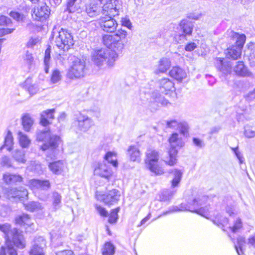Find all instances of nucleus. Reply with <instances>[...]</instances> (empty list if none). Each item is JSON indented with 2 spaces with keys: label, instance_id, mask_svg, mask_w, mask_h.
<instances>
[{
  "label": "nucleus",
  "instance_id": "25",
  "mask_svg": "<svg viewBox=\"0 0 255 255\" xmlns=\"http://www.w3.org/2000/svg\"><path fill=\"white\" fill-rule=\"evenodd\" d=\"M127 154L129 159L131 161H139L140 160L141 153L136 146H129L128 148Z\"/></svg>",
  "mask_w": 255,
  "mask_h": 255
},
{
  "label": "nucleus",
  "instance_id": "11",
  "mask_svg": "<svg viewBox=\"0 0 255 255\" xmlns=\"http://www.w3.org/2000/svg\"><path fill=\"white\" fill-rule=\"evenodd\" d=\"M71 60L72 64L67 73L68 77L71 79L82 78L84 73L85 61L74 56L71 57Z\"/></svg>",
  "mask_w": 255,
  "mask_h": 255
},
{
  "label": "nucleus",
  "instance_id": "51",
  "mask_svg": "<svg viewBox=\"0 0 255 255\" xmlns=\"http://www.w3.org/2000/svg\"><path fill=\"white\" fill-rule=\"evenodd\" d=\"M103 44L108 48L107 50H111L112 47V35L105 34L103 36Z\"/></svg>",
  "mask_w": 255,
  "mask_h": 255
},
{
  "label": "nucleus",
  "instance_id": "23",
  "mask_svg": "<svg viewBox=\"0 0 255 255\" xmlns=\"http://www.w3.org/2000/svg\"><path fill=\"white\" fill-rule=\"evenodd\" d=\"M237 65L234 68L236 74L242 77H252V73L248 69L242 61L237 62Z\"/></svg>",
  "mask_w": 255,
  "mask_h": 255
},
{
  "label": "nucleus",
  "instance_id": "62",
  "mask_svg": "<svg viewBox=\"0 0 255 255\" xmlns=\"http://www.w3.org/2000/svg\"><path fill=\"white\" fill-rule=\"evenodd\" d=\"M24 60L28 65H31L33 61V57L31 53L26 51L24 57Z\"/></svg>",
  "mask_w": 255,
  "mask_h": 255
},
{
  "label": "nucleus",
  "instance_id": "38",
  "mask_svg": "<svg viewBox=\"0 0 255 255\" xmlns=\"http://www.w3.org/2000/svg\"><path fill=\"white\" fill-rule=\"evenodd\" d=\"M212 222L219 227H221L223 230L225 231L224 228L228 224V220L226 217H223L221 215L218 214L211 219Z\"/></svg>",
  "mask_w": 255,
  "mask_h": 255
},
{
  "label": "nucleus",
  "instance_id": "53",
  "mask_svg": "<svg viewBox=\"0 0 255 255\" xmlns=\"http://www.w3.org/2000/svg\"><path fill=\"white\" fill-rule=\"evenodd\" d=\"M11 209L8 205H3L1 206L0 209V215L1 217H6L11 212Z\"/></svg>",
  "mask_w": 255,
  "mask_h": 255
},
{
  "label": "nucleus",
  "instance_id": "40",
  "mask_svg": "<svg viewBox=\"0 0 255 255\" xmlns=\"http://www.w3.org/2000/svg\"><path fill=\"white\" fill-rule=\"evenodd\" d=\"M96 197L98 200L103 201L106 204L110 205L112 202V194L110 192L108 193L104 194L102 192L97 191L96 193Z\"/></svg>",
  "mask_w": 255,
  "mask_h": 255
},
{
  "label": "nucleus",
  "instance_id": "18",
  "mask_svg": "<svg viewBox=\"0 0 255 255\" xmlns=\"http://www.w3.org/2000/svg\"><path fill=\"white\" fill-rule=\"evenodd\" d=\"M215 64L222 76H225L231 74L232 68L231 64L230 62L223 58H217L215 59Z\"/></svg>",
  "mask_w": 255,
  "mask_h": 255
},
{
  "label": "nucleus",
  "instance_id": "61",
  "mask_svg": "<svg viewBox=\"0 0 255 255\" xmlns=\"http://www.w3.org/2000/svg\"><path fill=\"white\" fill-rule=\"evenodd\" d=\"M226 212L230 216L237 214V211L233 205H228L226 207Z\"/></svg>",
  "mask_w": 255,
  "mask_h": 255
},
{
  "label": "nucleus",
  "instance_id": "36",
  "mask_svg": "<svg viewBox=\"0 0 255 255\" xmlns=\"http://www.w3.org/2000/svg\"><path fill=\"white\" fill-rule=\"evenodd\" d=\"M17 138L20 146L23 148L29 147L31 143V140L25 133L21 131L17 133Z\"/></svg>",
  "mask_w": 255,
  "mask_h": 255
},
{
  "label": "nucleus",
  "instance_id": "50",
  "mask_svg": "<svg viewBox=\"0 0 255 255\" xmlns=\"http://www.w3.org/2000/svg\"><path fill=\"white\" fill-rule=\"evenodd\" d=\"M231 149L234 152L237 158L238 159L240 164H243L245 162V159L242 152L239 150V147H232Z\"/></svg>",
  "mask_w": 255,
  "mask_h": 255
},
{
  "label": "nucleus",
  "instance_id": "31",
  "mask_svg": "<svg viewBox=\"0 0 255 255\" xmlns=\"http://www.w3.org/2000/svg\"><path fill=\"white\" fill-rule=\"evenodd\" d=\"M13 137L11 132L8 130L5 137L4 144L0 147V152L4 147H6L8 151H10L13 146Z\"/></svg>",
  "mask_w": 255,
  "mask_h": 255
},
{
  "label": "nucleus",
  "instance_id": "2",
  "mask_svg": "<svg viewBox=\"0 0 255 255\" xmlns=\"http://www.w3.org/2000/svg\"><path fill=\"white\" fill-rule=\"evenodd\" d=\"M207 199V197L206 196L196 197L187 205L181 204L180 207L177 206L170 207L167 211L163 212L158 217L174 212L189 211L195 212L206 218L209 219V206L208 205H206Z\"/></svg>",
  "mask_w": 255,
  "mask_h": 255
},
{
  "label": "nucleus",
  "instance_id": "30",
  "mask_svg": "<svg viewBox=\"0 0 255 255\" xmlns=\"http://www.w3.org/2000/svg\"><path fill=\"white\" fill-rule=\"evenodd\" d=\"M225 53L227 58L236 60L241 57L242 49L238 46L233 45L231 48H228Z\"/></svg>",
  "mask_w": 255,
  "mask_h": 255
},
{
  "label": "nucleus",
  "instance_id": "9",
  "mask_svg": "<svg viewBox=\"0 0 255 255\" xmlns=\"http://www.w3.org/2000/svg\"><path fill=\"white\" fill-rule=\"evenodd\" d=\"M123 13L122 3L120 0H114L113 2V27L115 25V22L117 25L119 24L128 27L131 29L132 27L131 23L129 19L127 18H116L117 16H119Z\"/></svg>",
  "mask_w": 255,
  "mask_h": 255
},
{
  "label": "nucleus",
  "instance_id": "32",
  "mask_svg": "<svg viewBox=\"0 0 255 255\" xmlns=\"http://www.w3.org/2000/svg\"><path fill=\"white\" fill-rule=\"evenodd\" d=\"M161 86L160 87V90L162 93H165V94L167 95L168 92L172 93L175 92L174 83L172 81H161Z\"/></svg>",
  "mask_w": 255,
  "mask_h": 255
},
{
  "label": "nucleus",
  "instance_id": "54",
  "mask_svg": "<svg viewBox=\"0 0 255 255\" xmlns=\"http://www.w3.org/2000/svg\"><path fill=\"white\" fill-rule=\"evenodd\" d=\"M103 255H112V243L107 242L102 250Z\"/></svg>",
  "mask_w": 255,
  "mask_h": 255
},
{
  "label": "nucleus",
  "instance_id": "5",
  "mask_svg": "<svg viewBox=\"0 0 255 255\" xmlns=\"http://www.w3.org/2000/svg\"><path fill=\"white\" fill-rule=\"evenodd\" d=\"M169 142L170 145L167 156L163 159L165 164L173 166L177 162V154L178 148L182 147L184 143L181 138L178 137V134L177 133H173L169 138Z\"/></svg>",
  "mask_w": 255,
  "mask_h": 255
},
{
  "label": "nucleus",
  "instance_id": "49",
  "mask_svg": "<svg viewBox=\"0 0 255 255\" xmlns=\"http://www.w3.org/2000/svg\"><path fill=\"white\" fill-rule=\"evenodd\" d=\"M40 43V39L39 37H31L27 43L26 46L28 48H33Z\"/></svg>",
  "mask_w": 255,
  "mask_h": 255
},
{
  "label": "nucleus",
  "instance_id": "52",
  "mask_svg": "<svg viewBox=\"0 0 255 255\" xmlns=\"http://www.w3.org/2000/svg\"><path fill=\"white\" fill-rule=\"evenodd\" d=\"M175 191H170L168 190H166V191H164L161 195L160 196V199L162 201H168L169 200L173 195L174 194Z\"/></svg>",
  "mask_w": 255,
  "mask_h": 255
},
{
  "label": "nucleus",
  "instance_id": "37",
  "mask_svg": "<svg viewBox=\"0 0 255 255\" xmlns=\"http://www.w3.org/2000/svg\"><path fill=\"white\" fill-rule=\"evenodd\" d=\"M34 121L29 114H26L22 117V125L25 131H30Z\"/></svg>",
  "mask_w": 255,
  "mask_h": 255
},
{
  "label": "nucleus",
  "instance_id": "42",
  "mask_svg": "<svg viewBox=\"0 0 255 255\" xmlns=\"http://www.w3.org/2000/svg\"><path fill=\"white\" fill-rule=\"evenodd\" d=\"M86 11L90 17H94L100 13V8L95 4H90L86 6Z\"/></svg>",
  "mask_w": 255,
  "mask_h": 255
},
{
  "label": "nucleus",
  "instance_id": "63",
  "mask_svg": "<svg viewBox=\"0 0 255 255\" xmlns=\"http://www.w3.org/2000/svg\"><path fill=\"white\" fill-rule=\"evenodd\" d=\"M193 142L195 146L200 148H202L205 146L203 140L197 137L193 138Z\"/></svg>",
  "mask_w": 255,
  "mask_h": 255
},
{
  "label": "nucleus",
  "instance_id": "48",
  "mask_svg": "<svg viewBox=\"0 0 255 255\" xmlns=\"http://www.w3.org/2000/svg\"><path fill=\"white\" fill-rule=\"evenodd\" d=\"M243 227V223L240 218H237L234 222L233 226L228 227L233 233H236L240 231Z\"/></svg>",
  "mask_w": 255,
  "mask_h": 255
},
{
  "label": "nucleus",
  "instance_id": "44",
  "mask_svg": "<svg viewBox=\"0 0 255 255\" xmlns=\"http://www.w3.org/2000/svg\"><path fill=\"white\" fill-rule=\"evenodd\" d=\"M245 238L243 237H239L237 239V244L235 245V248L238 255L244 254L243 248L245 246Z\"/></svg>",
  "mask_w": 255,
  "mask_h": 255
},
{
  "label": "nucleus",
  "instance_id": "64",
  "mask_svg": "<svg viewBox=\"0 0 255 255\" xmlns=\"http://www.w3.org/2000/svg\"><path fill=\"white\" fill-rule=\"evenodd\" d=\"M120 210V207L113 209V224L117 223L119 219L118 213L119 212Z\"/></svg>",
  "mask_w": 255,
  "mask_h": 255
},
{
  "label": "nucleus",
  "instance_id": "60",
  "mask_svg": "<svg viewBox=\"0 0 255 255\" xmlns=\"http://www.w3.org/2000/svg\"><path fill=\"white\" fill-rule=\"evenodd\" d=\"M96 208L98 212V213L100 214L101 216L103 217H107L108 215V213L107 211L104 208L102 207L101 206L96 205Z\"/></svg>",
  "mask_w": 255,
  "mask_h": 255
},
{
  "label": "nucleus",
  "instance_id": "1",
  "mask_svg": "<svg viewBox=\"0 0 255 255\" xmlns=\"http://www.w3.org/2000/svg\"><path fill=\"white\" fill-rule=\"evenodd\" d=\"M0 231L4 235L7 245V248H4L9 255H17V252L12 245L21 249L25 247L26 243L23 234L17 229H11L9 224L4 223L0 224Z\"/></svg>",
  "mask_w": 255,
  "mask_h": 255
},
{
  "label": "nucleus",
  "instance_id": "34",
  "mask_svg": "<svg viewBox=\"0 0 255 255\" xmlns=\"http://www.w3.org/2000/svg\"><path fill=\"white\" fill-rule=\"evenodd\" d=\"M152 102L157 103V105L163 106H168L170 103L163 97L159 93L157 92H154L151 96Z\"/></svg>",
  "mask_w": 255,
  "mask_h": 255
},
{
  "label": "nucleus",
  "instance_id": "28",
  "mask_svg": "<svg viewBox=\"0 0 255 255\" xmlns=\"http://www.w3.org/2000/svg\"><path fill=\"white\" fill-rule=\"evenodd\" d=\"M55 113V109L47 110L43 111L41 114L40 117V124L46 127L50 124V121L54 119V113Z\"/></svg>",
  "mask_w": 255,
  "mask_h": 255
},
{
  "label": "nucleus",
  "instance_id": "47",
  "mask_svg": "<svg viewBox=\"0 0 255 255\" xmlns=\"http://www.w3.org/2000/svg\"><path fill=\"white\" fill-rule=\"evenodd\" d=\"M0 165L1 166L7 168L13 167V162L11 158L6 155H3L0 159Z\"/></svg>",
  "mask_w": 255,
  "mask_h": 255
},
{
  "label": "nucleus",
  "instance_id": "41",
  "mask_svg": "<svg viewBox=\"0 0 255 255\" xmlns=\"http://www.w3.org/2000/svg\"><path fill=\"white\" fill-rule=\"evenodd\" d=\"M244 134L248 138L255 137V123L246 125L244 127Z\"/></svg>",
  "mask_w": 255,
  "mask_h": 255
},
{
  "label": "nucleus",
  "instance_id": "4",
  "mask_svg": "<svg viewBox=\"0 0 255 255\" xmlns=\"http://www.w3.org/2000/svg\"><path fill=\"white\" fill-rule=\"evenodd\" d=\"M166 156H165L166 157ZM164 157L160 159L159 151L153 148H149L145 152L144 163L147 169L156 175H161L164 173V168L162 162Z\"/></svg>",
  "mask_w": 255,
  "mask_h": 255
},
{
  "label": "nucleus",
  "instance_id": "33",
  "mask_svg": "<svg viewBox=\"0 0 255 255\" xmlns=\"http://www.w3.org/2000/svg\"><path fill=\"white\" fill-rule=\"evenodd\" d=\"M12 156L14 160L19 163L24 164L26 161L25 152L22 149H16L12 152Z\"/></svg>",
  "mask_w": 255,
  "mask_h": 255
},
{
  "label": "nucleus",
  "instance_id": "35",
  "mask_svg": "<svg viewBox=\"0 0 255 255\" xmlns=\"http://www.w3.org/2000/svg\"><path fill=\"white\" fill-rule=\"evenodd\" d=\"M231 37L234 40H236L235 45L238 48L242 49L243 45L246 41V37L244 34H239L237 32H232Z\"/></svg>",
  "mask_w": 255,
  "mask_h": 255
},
{
  "label": "nucleus",
  "instance_id": "58",
  "mask_svg": "<svg viewBox=\"0 0 255 255\" xmlns=\"http://www.w3.org/2000/svg\"><path fill=\"white\" fill-rule=\"evenodd\" d=\"M77 0H67V9L69 12L75 10V3Z\"/></svg>",
  "mask_w": 255,
  "mask_h": 255
},
{
  "label": "nucleus",
  "instance_id": "59",
  "mask_svg": "<svg viewBox=\"0 0 255 255\" xmlns=\"http://www.w3.org/2000/svg\"><path fill=\"white\" fill-rule=\"evenodd\" d=\"M60 71L57 69L53 71L50 80H60L61 79Z\"/></svg>",
  "mask_w": 255,
  "mask_h": 255
},
{
  "label": "nucleus",
  "instance_id": "15",
  "mask_svg": "<svg viewBox=\"0 0 255 255\" xmlns=\"http://www.w3.org/2000/svg\"><path fill=\"white\" fill-rule=\"evenodd\" d=\"M50 10L45 3L42 4L32 10V16L37 21H43L46 19L49 15Z\"/></svg>",
  "mask_w": 255,
  "mask_h": 255
},
{
  "label": "nucleus",
  "instance_id": "10",
  "mask_svg": "<svg viewBox=\"0 0 255 255\" xmlns=\"http://www.w3.org/2000/svg\"><path fill=\"white\" fill-rule=\"evenodd\" d=\"M194 25L187 20H182L179 24V31L177 32L174 37V41L179 44L187 40V37L192 34Z\"/></svg>",
  "mask_w": 255,
  "mask_h": 255
},
{
  "label": "nucleus",
  "instance_id": "27",
  "mask_svg": "<svg viewBox=\"0 0 255 255\" xmlns=\"http://www.w3.org/2000/svg\"><path fill=\"white\" fill-rule=\"evenodd\" d=\"M50 170L55 174H61L65 169L66 165L63 161L58 160L48 164Z\"/></svg>",
  "mask_w": 255,
  "mask_h": 255
},
{
  "label": "nucleus",
  "instance_id": "13",
  "mask_svg": "<svg viewBox=\"0 0 255 255\" xmlns=\"http://www.w3.org/2000/svg\"><path fill=\"white\" fill-rule=\"evenodd\" d=\"M111 50L105 48L95 49L92 52V60L97 66L103 65L107 59L110 60Z\"/></svg>",
  "mask_w": 255,
  "mask_h": 255
},
{
  "label": "nucleus",
  "instance_id": "7",
  "mask_svg": "<svg viewBox=\"0 0 255 255\" xmlns=\"http://www.w3.org/2000/svg\"><path fill=\"white\" fill-rule=\"evenodd\" d=\"M56 46L63 50L68 51L74 44L73 36L68 30L61 28L55 39Z\"/></svg>",
  "mask_w": 255,
  "mask_h": 255
},
{
  "label": "nucleus",
  "instance_id": "21",
  "mask_svg": "<svg viewBox=\"0 0 255 255\" xmlns=\"http://www.w3.org/2000/svg\"><path fill=\"white\" fill-rule=\"evenodd\" d=\"M171 66V60L167 57L161 58L157 65V68L154 71V73L159 74L160 73H164L166 72Z\"/></svg>",
  "mask_w": 255,
  "mask_h": 255
},
{
  "label": "nucleus",
  "instance_id": "3",
  "mask_svg": "<svg viewBox=\"0 0 255 255\" xmlns=\"http://www.w3.org/2000/svg\"><path fill=\"white\" fill-rule=\"evenodd\" d=\"M36 140L42 142L43 144L39 145L42 151L48 150L47 157L51 159L56 156V148L60 141V137L56 135L52 134L49 129H38L36 131Z\"/></svg>",
  "mask_w": 255,
  "mask_h": 255
},
{
  "label": "nucleus",
  "instance_id": "29",
  "mask_svg": "<svg viewBox=\"0 0 255 255\" xmlns=\"http://www.w3.org/2000/svg\"><path fill=\"white\" fill-rule=\"evenodd\" d=\"M169 76L174 80H183L186 77V72L179 66H174L169 72Z\"/></svg>",
  "mask_w": 255,
  "mask_h": 255
},
{
  "label": "nucleus",
  "instance_id": "45",
  "mask_svg": "<svg viewBox=\"0 0 255 255\" xmlns=\"http://www.w3.org/2000/svg\"><path fill=\"white\" fill-rule=\"evenodd\" d=\"M24 205L25 209L30 212L38 211L42 209L41 205L37 202H30Z\"/></svg>",
  "mask_w": 255,
  "mask_h": 255
},
{
  "label": "nucleus",
  "instance_id": "6",
  "mask_svg": "<svg viewBox=\"0 0 255 255\" xmlns=\"http://www.w3.org/2000/svg\"><path fill=\"white\" fill-rule=\"evenodd\" d=\"M112 151L107 152L101 162L94 165V174L109 180L112 175Z\"/></svg>",
  "mask_w": 255,
  "mask_h": 255
},
{
  "label": "nucleus",
  "instance_id": "19",
  "mask_svg": "<svg viewBox=\"0 0 255 255\" xmlns=\"http://www.w3.org/2000/svg\"><path fill=\"white\" fill-rule=\"evenodd\" d=\"M28 186L33 191L47 190L50 187V183L48 180L33 179L28 182Z\"/></svg>",
  "mask_w": 255,
  "mask_h": 255
},
{
  "label": "nucleus",
  "instance_id": "20",
  "mask_svg": "<svg viewBox=\"0 0 255 255\" xmlns=\"http://www.w3.org/2000/svg\"><path fill=\"white\" fill-rule=\"evenodd\" d=\"M4 195L9 199L18 198L20 199L24 196H27L28 192L27 190L23 189L22 191L17 190L16 188H8L3 190Z\"/></svg>",
  "mask_w": 255,
  "mask_h": 255
},
{
  "label": "nucleus",
  "instance_id": "43",
  "mask_svg": "<svg viewBox=\"0 0 255 255\" xmlns=\"http://www.w3.org/2000/svg\"><path fill=\"white\" fill-rule=\"evenodd\" d=\"M172 173L173 178L171 181V186L174 188L179 184L182 176V172L180 170L175 169L173 170Z\"/></svg>",
  "mask_w": 255,
  "mask_h": 255
},
{
  "label": "nucleus",
  "instance_id": "8",
  "mask_svg": "<svg viewBox=\"0 0 255 255\" xmlns=\"http://www.w3.org/2000/svg\"><path fill=\"white\" fill-rule=\"evenodd\" d=\"M127 35V32L124 30L113 31V61H116L122 55L124 45L123 39Z\"/></svg>",
  "mask_w": 255,
  "mask_h": 255
},
{
  "label": "nucleus",
  "instance_id": "55",
  "mask_svg": "<svg viewBox=\"0 0 255 255\" xmlns=\"http://www.w3.org/2000/svg\"><path fill=\"white\" fill-rule=\"evenodd\" d=\"M12 21L10 18L5 15L0 16V25L3 26H8L11 24Z\"/></svg>",
  "mask_w": 255,
  "mask_h": 255
},
{
  "label": "nucleus",
  "instance_id": "57",
  "mask_svg": "<svg viewBox=\"0 0 255 255\" xmlns=\"http://www.w3.org/2000/svg\"><path fill=\"white\" fill-rule=\"evenodd\" d=\"M246 109L242 108L240 107H238L237 109V110H236L237 119L239 122L242 121L243 120V118H244V115L246 112Z\"/></svg>",
  "mask_w": 255,
  "mask_h": 255
},
{
  "label": "nucleus",
  "instance_id": "17",
  "mask_svg": "<svg viewBox=\"0 0 255 255\" xmlns=\"http://www.w3.org/2000/svg\"><path fill=\"white\" fill-rule=\"evenodd\" d=\"M46 246V242L42 237L35 239L34 243L29 252L30 255H45L44 248Z\"/></svg>",
  "mask_w": 255,
  "mask_h": 255
},
{
  "label": "nucleus",
  "instance_id": "12",
  "mask_svg": "<svg viewBox=\"0 0 255 255\" xmlns=\"http://www.w3.org/2000/svg\"><path fill=\"white\" fill-rule=\"evenodd\" d=\"M101 1L102 3H104L103 6V14L108 16V19H107L106 17H103L101 19V21L103 22L101 26L103 27L104 31L111 33L112 32V16H111V13L112 12V0H101Z\"/></svg>",
  "mask_w": 255,
  "mask_h": 255
},
{
  "label": "nucleus",
  "instance_id": "22",
  "mask_svg": "<svg viewBox=\"0 0 255 255\" xmlns=\"http://www.w3.org/2000/svg\"><path fill=\"white\" fill-rule=\"evenodd\" d=\"M2 179L5 184L10 185L21 182L23 180V178L19 174L6 172L3 174Z\"/></svg>",
  "mask_w": 255,
  "mask_h": 255
},
{
  "label": "nucleus",
  "instance_id": "39",
  "mask_svg": "<svg viewBox=\"0 0 255 255\" xmlns=\"http://www.w3.org/2000/svg\"><path fill=\"white\" fill-rule=\"evenodd\" d=\"M62 197L57 192H53L51 195L53 209L56 211L61 207Z\"/></svg>",
  "mask_w": 255,
  "mask_h": 255
},
{
  "label": "nucleus",
  "instance_id": "26",
  "mask_svg": "<svg viewBox=\"0 0 255 255\" xmlns=\"http://www.w3.org/2000/svg\"><path fill=\"white\" fill-rule=\"evenodd\" d=\"M15 223L20 226H23L27 229V227L31 228L33 226V223L31 222V220L28 215L23 214L21 215L17 216L15 219ZM30 232L31 230H27Z\"/></svg>",
  "mask_w": 255,
  "mask_h": 255
},
{
  "label": "nucleus",
  "instance_id": "56",
  "mask_svg": "<svg viewBox=\"0 0 255 255\" xmlns=\"http://www.w3.org/2000/svg\"><path fill=\"white\" fill-rule=\"evenodd\" d=\"M9 15L17 21H21L24 18V15L23 14L16 11H11L9 13Z\"/></svg>",
  "mask_w": 255,
  "mask_h": 255
},
{
  "label": "nucleus",
  "instance_id": "24",
  "mask_svg": "<svg viewBox=\"0 0 255 255\" xmlns=\"http://www.w3.org/2000/svg\"><path fill=\"white\" fill-rule=\"evenodd\" d=\"M22 86L31 96L36 94L39 90V87L36 81H24Z\"/></svg>",
  "mask_w": 255,
  "mask_h": 255
},
{
  "label": "nucleus",
  "instance_id": "14",
  "mask_svg": "<svg viewBox=\"0 0 255 255\" xmlns=\"http://www.w3.org/2000/svg\"><path fill=\"white\" fill-rule=\"evenodd\" d=\"M93 125L94 122L92 120L81 113L76 116L73 122V126L77 127L80 131L83 132L87 131Z\"/></svg>",
  "mask_w": 255,
  "mask_h": 255
},
{
  "label": "nucleus",
  "instance_id": "16",
  "mask_svg": "<svg viewBox=\"0 0 255 255\" xmlns=\"http://www.w3.org/2000/svg\"><path fill=\"white\" fill-rule=\"evenodd\" d=\"M166 127L172 129L179 130L183 134L187 132L188 125L184 121L170 119L166 121Z\"/></svg>",
  "mask_w": 255,
  "mask_h": 255
},
{
  "label": "nucleus",
  "instance_id": "46",
  "mask_svg": "<svg viewBox=\"0 0 255 255\" xmlns=\"http://www.w3.org/2000/svg\"><path fill=\"white\" fill-rule=\"evenodd\" d=\"M51 49L50 46H49L45 51L44 57V71L46 73H48L49 68L50 66V61L51 59L50 57Z\"/></svg>",
  "mask_w": 255,
  "mask_h": 255
}]
</instances>
